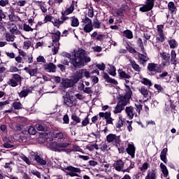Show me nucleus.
Wrapping results in <instances>:
<instances>
[{
    "mask_svg": "<svg viewBox=\"0 0 179 179\" xmlns=\"http://www.w3.org/2000/svg\"><path fill=\"white\" fill-rule=\"evenodd\" d=\"M92 59L86 55V51L83 49H78L75 52L74 57L70 59V62L73 68H83Z\"/></svg>",
    "mask_w": 179,
    "mask_h": 179,
    "instance_id": "nucleus-1",
    "label": "nucleus"
},
{
    "mask_svg": "<svg viewBox=\"0 0 179 179\" xmlns=\"http://www.w3.org/2000/svg\"><path fill=\"white\" fill-rule=\"evenodd\" d=\"M81 23H83L85 33H90L93 31V27H94V29H101V22L97 19L94 20L92 23V20L85 16L82 19Z\"/></svg>",
    "mask_w": 179,
    "mask_h": 179,
    "instance_id": "nucleus-2",
    "label": "nucleus"
},
{
    "mask_svg": "<svg viewBox=\"0 0 179 179\" xmlns=\"http://www.w3.org/2000/svg\"><path fill=\"white\" fill-rule=\"evenodd\" d=\"M126 114L129 117V120H132L134 117H138L141 115V111H142V104L137 103L135 104V107L129 106L125 108Z\"/></svg>",
    "mask_w": 179,
    "mask_h": 179,
    "instance_id": "nucleus-3",
    "label": "nucleus"
},
{
    "mask_svg": "<svg viewBox=\"0 0 179 179\" xmlns=\"http://www.w3.org/2000/svg\"><path fill=\"white\" fill-rule=\"evenodd\" d=\"M70 145L71 143H69L53 142V143H50V146L52 150H54V152H64V149L62 148H68V146H69Z\"/></svg>",
    "mask_w": 179,
    "mask_h": 179,
    "instance_id": "nucleus-4",
    "label": "nucleus"
},
{
    "mask_svg": "<svg viewBox=\"0 0 179 179\" xmlns=\"http://www.w3.org/2000/svg\"><path fill=\"white\" fill-rule=\"evenodd\" d=\"M20 82H22V76L17 73H15L12 75V78L8 80L7 84L9 86H11V87H16V86H18Z\"/></svg>",
    "mask_w": 179,
    "mask_h": 179,
    "instance_id": "nucleus-5",
    "label": "nucleus"
},
{
    "mask_svg": "<svg viewBox=\"0 0 179 179\" xmlns=\"http://www.w3.org/2000/svg\"><path fill=\"white\" fill-rule=\"evenodd\" d=\"M106 141L108 143H113L115 146H118V145H120V142H121L120 136L113 134H110L106 136Z\"/></svg>",
    "mask_w": 179,
    "mask_h": 179,
    "instance_id": "nucleus-6",
    "label": "nucleus"
},
{
    "mask_svg": "<svg viewBox=\"0 0 179 179\" xmlns=\"http://www.w3.org/2000/svg\"><path fill=\"white\" fill-rule=\"evenodd\" d=\"M155 0H146L145 5L140 7V12H149L150 10H152L153 6H155Z\"/></svg>",
    "mask_w": 179,
    "mask_h": 179,
    "instance_id": "nucleus-7",
    "label": "nucleus"
},
{
    "mask_svg": "<svg viewBox=\"0 0 179 179\" xmlns=\"http://www.w3.org/2000/svg\"><path fill=\"white\" fill-rule=\"evenodd\" d=\"M73 10H75V5L72 3L64 11L62 12V19H63V20H69L71 17H69L68 15H71Z\"/></svg>",
    "mask_w": 179,
    "mask_h": 179,
    "instance_id": "nucleus-8",
    "label": "nucleus"
},
{
    "mask_svg": "<svg viewBox=\"0 0 179 179\" xmlns=\"http://www.w3.org/2000/svg\"><path fill=\"white\" fill-rule=\"evenodd\" d=\"M65 170H67L70 172H66V176H69L70 177H78L77 173H80V169L75 168L72 166H67L65 168Z\"/></svg>",
    "mask_w": 179,
    "mask_h": 179,
    "instance_id": "nucleus-9",
    "label": "nucleus"
},
{
    "mask_svg": "<svg viewBox=\"0 0 179 179\" xmlns=\"http://www.w3.org/2000/svg\"><path fill=\"white\" fill-rule=\"evenodd\" d=\"M160 57L162 59L160 66H169L170 65V54L163 52L160 53Z\"/></svg>",
    "mask_w": 179,
    "mask_h": 179,
    "instance_id": "nucleus-10",
    "label": "nucleus"
},
{
    "mask_svg": "<svg viewBox=\"0 0 179 179\" xmlns=\"http://www.w3.org/2000/svg\"><path fill=\"white\" fill-rule=\"evenodd\" d=\"M99 115L101 118H105L106 124H113V121H114V119L111 117V112H100Z\"/></svg>",
    "mask_w": 179,
    "mask_h": 179,
    "instance_id": "nucleus-11",
    "label": "nucleus"
},
{
    "mask_svg": "<svg viewBox=\"0 0 179 179\" xmlns=\"http://www.w3.org/2000/svg\"><path fill=\"white\" fill-rule=\"evenodd\" d=\"M157 33L159 36L157 37V41H160L161 43H163L164 41V33H163V29H164V25L160 24L157 26Z\"/></svg>",
    "mask_w": 179,
    "mask_h": 179,
    "instance_id": "nucleus-12",
    "label": "nucleus"
},
{
    "mask_svg": "<svg viewBox=\"0 0 179 179\" xmlns=\"http://www.w3.org/2000/svg\"><path fill=\"white\" fill-rule=\"evenodd\" d=\"M61 39V32L57 31L55 33L52 34V40L53 45H59V40Z\"/></svg>",
    "mask_w": 179,
    "mask_h": 179,
    "instance_id": "nucleus-13",
    "label": "nucleus"
},
{
    "mask_svg": "<svg viewBox=\"0 0 179 179\" xmlns=\"http://www.w3.org/2000/svg\"><path fill=\"white\" fill-rule=\"evenodd\" d=\"M147 69L149 72H155V73H160V67H159V64H157L149 63Z\"/></svg>",
    "mask_w": 179,
    "mask_h": 179,
    "instance_id": "nucleus-14",
    "label": "nucleus"
},
{
    "mask_svg": "<svg viewBox=\"0 0 179 179\" xmlns=\"http://www.w3.org/2000/svg\"><path fill=\"white\" fill-rule=\"evenodd\" d=\"M138 92L143 96V99H145V101H148L150 96H149V90L146 87L142 86L141 89L138 90Z\"/></svg>",
    "mask_w": 179,
    "mask_h": 179,
    "instance_id": "nucleus-15",
    "label": "nucleus"
},
{
    "mask_svg": "<svg viewBox=\"0 0 179 179\" xmlns=\"http://www.w3.org/2000/svg\"><path fill=\"white\" fill-rule=\"evenodd\" d=\"M138 58L140 64L143 65V66H145V64L149 61V57H148L146 52H145V55L138 52Z\"/></svg>",
    "mask_w": 179,
    "mask_h": 179,
    "instance_id": "nucleus-16",
    "label": "nucleus"
},
{
    "mask_svg": "<svg viewBox=\"0 0 179 179\" xmlns=\"http://www.w3.org/2000/svg\"><path fill=\"white\" fill-rule=\"evenodd\" d=\"M64 104L70 108L72 107L76 106V101L75 100L71 99L69 97H65L64 99Z\"/></svg>",
    "mask_w": 179,
    "mask_h": 179,
    "instance_id": "nucleus-17",
    "label": "nucleus"
},
{
    "mask_svg": "<svg viewBox=\"0 0 179 179\" xmlns=\"http://www.w3.org/2000/svg\"><path fill=\"white\" fill-rule=\"evenodd\" d=\"M83 78V69H80L76 71L74 76L73 77V80L74 83H78L80 79Z\"/></svg>",
    "mask_w": 179,
    "mask_h": 179,
    "instance_id": "nucleus-18",
    "label": "nucleus"
},
{
    "mask_svg": "<svg viewBox=\"0 0 179 179\" xmlns=\"http://www.w3.org/2000/svg\"><path fill=\"white\" fill-rule=\"evenodd\" d=\"M170 62L171 65H174V66H177V64H178V60L177 59V53L176 52V50H171Z\"/></svg>",
    "mask_w": 179,
    "mask_h": 179,
    "instance_id": "nucleus-19",
    "label": "nucleus"
},
{
    "mask_svg": "<svg viewBox=\"0 0 179 179\" xmlns=\"http://www.w3.org/2000/svg\"><path fill=\"white\" fill-rule=\"evenodd\" d=\"M36 128L37 131H41L42 132H48V131H50V128L47 127L44 123L36 124Z\"/></svg>",
    "mask_w": 179,
    "mask_h": 179,
    "instance_id": "nucleus-20",
    "label": "nucleus"
},
{
    "mask_svg": "<svg viewBox=\"0 0 179 179\" xmlns=\"http://www.w3.org/2000/svg\"><path fill=\"white\" fill-rule=\"evenodd\" d=\"M127 152L131 157V159H134L135 157V145L134 144H129Z\"/></svg>",
    "mask_w": 179,
    "mask_h": 179,
    "instance_id": "nucleus-21",
    "label": "nucleus"
},
{
    "mask_svg": "<svg viewBox=\"0 0 179 179\" xmlns=\"http://www.w3.org/2000/svg\"><path fill=\"white\" fill-rule=\"evenodd\" d=\"M129 62L131 65V68L135 71L136 72H141V70L142 68H141V66L139 64H136V62L132 59H129Z\"/></svg>",
    "mask_w": 179,
    "mask_h": 179,
    "instance_id": "nucleus-22",
    "label": "nucleus"
},
{
    "mask_svg": "<svg viewBox=\"0 0 179 179\" xmlns=\"http://www.w3.org/2000/svg\"><path fill=\"white\" fill-rule=\"evenodd\" d=\"M124 164L122 160H117L115 164V169L116 170V171H124V170H122V169H124Z\"/></svg>",
    "mask_w": 179,
    "mask_h": 179,
    "instance_id": "nucleus-23",
    "label": "nucleus"
},
{
    "mask_svg": "<svg viewBox=\"0 0 179 179\" xmlns=\"http://www.w3.org/2000/svg\"><path fill=\"white\" fill-rule=\"evenodd\" d=\"M117 72L121 79H131V74L127 73V72L124 71L122 69H119Z\"/></svg>",
    "mask_w": 179,
    "mask_h": 179,
    "instance_id": "nucleus-24",
    "label": "nucleus"
},
{
    "mask_svg": "<svg viewBox=\"0 0 179 179\" xmlns=\"http://www.w3.org/2000/svg\"><path fill=\"white\" fill-rule=\"evenodd\" d=\"M60 19H59V18L54 19V20L52 22V23L54 24V26L59 28V26H61V24H64V23H65V22H66V20L62 19V16H61Z\"/></svg>",
    "mask_w": 179,
    "mask_h": 179,
    "instance_id": "nucleus-25",
    "label": "nucleus"
},
{
    "mask_svg": "<svg viewBox=\"0 0 179 179\" xmlns=\"http://www.w3.org/2000/svg\"><path fill=\"white\" fill-rule=\"evenodd\" d=\"M129 98H127L126 96H120V98L118 100V103L122 105V107L125 108V106L129 103Z\"/></svg>",
    "mask_w": 179,
    "mask_h": 179,
    "instance_id": "nucleus-26",
    "label": "nucleus"
},
{
    "mask_svg": "<svg viewBox=\"0 0 179 179\" xmlns=\"http://www.w3.org/2000/svg\"><path fill=\"white\" fill-rule=\"evenodd\" d=\"M103 78L108 83H112L113 85H118V82L114 78H110V76L107 73L103 74Z\"/></svg>",
    "mask_w": 179,
    "mask_h": 179,
    "instance_id": "nucleus-27",
    "label": "nucleus"
},
{
    "mask_svg": "<svg viewBox=\"0 0 179 179\" xmlns=\"http://www.w3.org/2000/svg\"><path fill=\"white\" fill-rule=\"evenodd\" d=\"M168 9L171 14L177 13V7L176 6V4L173 1H170L168 3Z\"/></svg>",
    "mask_w": 179,
    "mask_h": 179,
    "instance_id": "nucleus-28",
    "label": "nucleus"
},
{
    "mask_svg": "<svg viewBox=\"0 0 179 179\" xmlns=\"http://www.w3.org/2000/svg\"><path fill=\"white\" fill-rule=\"evenodd\" d=\"M167 151H168L167 148H165L161 152L160 158H161V160L164 162V163H167V157H166Z\"/></svg>",
    "mask_w": 179,
    "mask_h": 179,
    "instance_id": "nucleus-29",
    "label": "nucleus"
},
{
    "mask_svg": "<svg viewBox=\"0 0 179 179\" xmlns=\"http://www.w3.org/2000/svg\"><path fill=\"white\" fill-rule=\"evenodd\" d=\"M75 83H75L73 81V78L72 80H66L63 81V86L66 88L72 87V86H73V85H75Z\"/></svg>",
    "mask_w": 179,
    "mask_h": 179,
    "instance_id": "nucleus-30",
    "label": "nucleus"
},
{
    "mask_svg": "<svg viewBox=\"0 0 179 179\" xmlns=\"http://www.w3.org/2000/svg\"><path fill=\"white\" fill-rule=\"evenodd\" d=\"M34 160H36V162H37V163H38L41 166H45V164H47V161L43 159V158H41V157L39 155H35Z\"/></svg>",
    "mask_w": 179,
    "mask_h": 179,
    "instance_id": "nucleus-31",
    "label": "nucleus"
},
{
    "mask_svg": "<svg viewBox=\"0 0 179 179\" xmlns=\"http://www.w3.org/2000/svg\"><path fill=\"white\" fill-rule=\"evenodd\" d=\"M45 69L48 71V72H55V70L57 69V66H55L52 63H49L48 65H45Z\"/></svg>",
    "mask_w": 179,
    "mask_h": 179,
    "instance_id": "nucleus-32",
    "label": "nucleus"
},
{
    "mask_svg": "<svg viewBox=\"0 0 179 179\" xmlns=\"http://www.w3.org/2000/svg\"><path fill=\"white\" fill-rule=\"evenodd\" d=\"M12 107L14 110H22L23 108V104L20 101H14L12 103Z\"/></svg>",
    "mask_w": 179,
    "mask_h": 179,
    "instance_id": "nucleus-33",
    "label": "nucleus"
},
{
    "mask_svg": "<svg viewBox=\"0 0 179 179\" xmlns=\"http://www.w3.org/2000/svg\"><path fill=\"white\" fill-rule=\"evenodd\" d=\"M72 27H78L79 26V20L78 17L73 16L70 17Z\"/></svg>",
    "mask_w": 179,
    "mask_h": 179,
    "instance_id": "nucleus-34",
    "label": "nucleus"
},
{
    "mask_svg": "<svg viewBox=\"0 0 179 179\" xmlns=\"http://www.w3.org/2000/svg\"><path fill=\"white\" fill-rule=\"evenodd\" d=\"M125 87L126 93L124 97L131 99V97H132V90H131V87H129L127 85H125Z\"/></svg>",
    "mask_w": 179,
    "mask_h": 179,
    "instance_id": "nucleus-35",
    "label": "nucleus"
},
{
    "mask_svg": "<svg viewBox=\"0 0 179 179\" xmlns=\"http://www.w3.org/2000/svg\"><path fill=\"white\" fill-rule=\"evenodd\" d=\"M145 179H156V172L154 170L149 171Z\"/></svg>",
    "mask_w": 179,
    "mask_h": 179,
    "instance_id": "nucleus-36",
    "label": "nucleus"
},
{
    "mask_svg": "<svg viewBox=\"0 0 179 179\" xmlns=\"http://www.w3.org/2000/svg\"><path fill=\"white\" fill-rule=\"evenodd\" d=\"M29 93H30V89L27 88V89L22 90L19 93V96L21 98L27 97V96H28Z\"/></svg>",
    "mask_w": 179,
    "mask_h": 179,
    "instance_id": "nucleus-37",
    "label": "nucleus"
},
{
    "mask_svg": "<svg viewBox=\"0 0 179 179\" xmlns=\"http://www.w3.org/2000/svg\"><path fill=\"white\" fill-rule=\"evenodd\" d=\"M123 34L124 37H126L127 38H129V39L134 38V34H132V31H131V30L129 29H127L124 31Z\"/></svg>",
    "mask_w": 179,
    "mask_h": 179,
    "instance_id": "nucleus-38",
    "label": "nucleus"
},
{
    "mask_svg": "<svg viewBox=\"0 0 179 179\" xmlns=\"http://www.w3.org/2000/svg\"><path fill=\"white\" fill-rule=\"evenodd\" d=\"M160 168L164 177H167V176H169V170H167V167L166 166V165H164L163 163H161Z\"/></svg>",
    "mask_w": 179,
    "mask_h": 179,
    "instance_id": "nucleus-39",
    "label": "nucleus"
},
{
    "mask_svg": "<svg viewBox=\"0 0 179 179\" xmlns=\"http://www.w3.org/2000/svg\"><path fill=\"white\" fill-rule=\"evenodd\" d=\"M125 108L120 105L119 103H117L116 107L115 108V110H113L114 114H118L122 111Z\"/></svg>",
    "mask_w": 179,
    "mask_h": 179,
    "instance_id": "nucleus-40",
    "label": "nucleus"
},
{
    "mask_svg": "<svg viewBox=\"0 0 179 179\" xmlns=\"http://www.w3.org/2000/svg\"><path fill=\"white\" fill-rule=\"evenodd\" d=\"M141 83L143 85H145V86H149V87H152L153 85V83H152V81L148 78H142Z\"/></svg>",
    "mask_w": 179,
    "mask_h": 179,
    "instance_id": "nucleus-41",
    "label": "nucleus"
},
{
    "mask_svg": "<svg viewBox=\"0 0 179 179\" xmlns=\"http://www.w3.org/2000/svg\"><path fill=\"white\" fill-rule=\"evenodd\" d=\"M127 8V6H122L121 8H118L116 10V13L117 15V16H120L122 17L124 16V12H125V8Z\"/></svg>",
    "mask_w": 179,
    "mask_h": 179,
    "instance_id": "nucleus-42",
    "label": "nucleus"
},
{
    "mask_svg": "<svg viewBox=\"0 0 179 179\" xmlns=\"http://www.w3.org/2000/svg\"><path fill=\"white\" fill-rule=\"evenodd\" d=\"M169 44L170 45V48L174 49L178 45L177 41L175 39H171L169 41Z\"/></svg>",
    "mask_w": 179,
    "mask_h": 179,
    "instance_id": "nucleus-43",
    "label": "nucleus"
},
{
    "mask_svg": "<svg viewBox=\"0 0 179 179\" xmlns=\"http://www.w3.org/2000/svg\"><path fill=\"white\" fill-rule=\"evenodd\" d=\"M6 41H15V36L12 34L6 33Z\"/></svg>",
    "mask_w": 179,
    "mask_h": 179,
    "instance_id": "nucleus-44",
    "label": "nucleus"
},
{
    "mask_svg": "<svg viewBox=\"0 0 179 179\" xmlns=\"http://www.w3.org/2000/svg\"><path fill=\"white\" fill-rule=\"evenodd\" d=\"M108 73L111 75V76H115V75H117L115 66H110Z\"/></svg>",
    "mask_w": 179,
    "mask_h": 179,
    "instance_id": "nucleus-45",
    "label": "nucleus"
},
{
    "mask_svg": "<svg viewBox=\"0 0 179 179\" xmlns=\"http://www.w3.org/2000/svg\"><path fill=\"white\" fill-rule=\"evenodd\" d=\"M127 164H129V166L127 167L126 169H124L123 171L124 173L127 172V173H129V170L134 169V167H135V163L132 162L131 161H129Z\"/></svg>",
    "mask_w": 179,
    "mask_h": 179,
    "instance_id": "nucleus-46",
    "label": "nucleus"
},
{
    "mask_svg": "<svg viewBox=\"0 0 179 179\" xmlns=\"http://www.w3.org/2000/svg\"><path fill=\"white\" fill-rule=\"evenodd\" d=\"M10 33H11V34H15V35L21 34L20 31L17 29V27H14L10 29Z\"/></svg>",
    "mask_w": 179,
    "mask_h": 179,
    "instance_id": "nucleus-47",
    "label": "nucleus"
},
{
    "mask_svg": "<svg viewBox=\"0 0 179 179\" xmlns=\"http://www.w3.org/2000/svg\"><path fill=\"white\" fill-rule=\"evenodd\" d=\"M30 47H31V41H24L23 48H24V50H29V48H30Z\"/></svg>",
    "mask_w": 179,
    "mask_h": 179,
    "instance_id": "nucleus-48",
    "label": "nucleus"
},
{
    "mask_svg": "<svg viewBox=\"0 0 179 179\" xmlns=\"http://www.w3.org/2000/svg\"><path fill=\"white\" fill-rule=\"evenodd\" d=\"M30 76H37V69H31L28 71Z\"/></svg>",
    "mask_w": 179,
    "mask_h": 179,
    "instance_id": "nucleus-49",
    "label": "nucleus"
},
{
    "mask_svg": "<svg viewBox=\"0 0 179 179\" xmlns=\"http://www.w3.org/2000/svg\"><path fill=\"white\" fill-rule=\"evenodd\" d=\"M37 132V131L36 130V129L34 127H33L32 126H30L28 129V133L29 135H36V133Z\"/></svg>",
    "mask_w": 179,
    "mask_h": 179,
    "instance_id": "nucleus-50",
    "label": "nucleus"
},
{
    "mask_svg": "<svg viewBox=\"0 0 179 179\" xmlns=\"http://www.w3.org/2000/svg\"><path fill=\"white\" fill-rule=\"evenodd\" d=\"M90 75H92L90 71H87V69H83V76H85V78L89 79V78H90Z\"/></svg>",
    "mask_w": 179,
    "mask_h": 179,
    "instance_id": "nucleus-51",
    "label": "nucleus"
},
{
    "mask_svg": "<svg viewBox=\"0 0 179 179\" xmlns=\"http://www.w3.org/2000/svg\"><path fill=\"white\" fill-rule=\"evenodd\" d=\"M71 119L77 124H79L80 122V117H78V115H76V114L75 113L71 115Z\"/></svg>",
    "mask_w": 179,
    "mask_h": 179,
    "instance_id": "nucleus-52",
    "label": "nucleus"
},
{
    "mask_svg": "<svg viewBox=\"0 0 179 179\" xmlns=\"http://www.w3.org/2000/svg\"><path fill=\"white\" fill-rule=\"evenodd\" d=\"M137 44L138 45V47H140L141 51H143V52H145V48L143 47V42H142V40L141 38L138 39Z\"/></svg>",
    "mask_w": 179,
    "mask_h": 179,
    "instance_id": "nucleus-53",
    "label": "nucleus"
},
{
    "mask_svg": "<svg viewBox=\"0 0 179 179\" xmlns=\"http://www.w3.org/2000/svg\"><path fill=\"white\" fill-rule=\"evenodd\" d=\"M124 122H125L122 117H119V121L116 124V128H122L124 126Z\"/></svg>",
    "mask_w": 179,
    "mask_h": 179,
    "instance_id": "nucleus-54",
    "label": "nucleus"
},
{
    "mask_svg": "<svg viewBox=\"0 0 179 179\" xmlns=\"http://www.w3.org/2000/svg\"><path fill=\"white\" fill-rule=\"evenodd\" d=\"M15 145L8 143L7 141H5L3 143V148H5V149H12V148H14Z\"/></svg>",
    "mask_w": 179,
    "mask_h": 179,
    "instance_id": "nucleus-55",
    "label": "nucleus"
},
{
    "mask_svg": "<svg viewBox=\"0 0 179 179\" xmlns=\"http://www.w3.org/2000/svg\"><path fill=\"white\" fill-rule=\"evenodd\" d=\"M27 3L26 1H18L14 3V5H17V6H24Z\"/></svg>",
    "mask_w": 179,
    "mask_h": 179,
    "instance_id": "nucleus-56",
    "label": "nucleus"
},
{
    "mask_svg": "<svg viewBox=\"0 0 179 179\" xmlns=\"http://www.w3.org/2000/svg\"><path fill=\"white\" fill-rule=\"evenodd\" d=\"M23 29L25 31H33V28L29 26L27 24H24Z\"/></svg>",
    "mask_w": 179,
    "mask_h": 179,
    "instance_id": "nucleus-57",
    "label": "nucleus"
},
{
    "mask_svg": "<svg viewBox=\"0 0 179 179\" xmlns=\"http://www.w3.org/2000/svg\"><path fill=\"white\" fill-rule=\"evenodd\" d=\"M83 92L87 94H92L93 90H92V87H85L84 88Z\"/></svg>",
    "mask_w": 179,
    "mask_h": 179,
    "instance_id": "nucleus-58",
    "label": "nucleus"
},
{
    "mask_svg": "<svg viewBox=\"0 0 179 179\" xmlns=\"http://www.w3.org/2000/svg\"><path fill=\"white\" fill-rule=\"evenodd\" d=\"M6 5H9V0H0V6L3 8L6 6Z\"/></svg>",
    "mask_w": 179,
    "mask_h": 179,
    "instance_id": "nucleus-59",
    "label": "nucleus"
},
{
    "mask_svg": "<svg viewBox=\"0 0 179 179\" xmlns=\"http://www.w3.org/2000/svg\"><path fill=\"white\" fill-rule=\"evenodd\" d=\"M9 103L10 102L8 100L0 102V110H3V107H5V106H7V104H9Z\"/></svg>",
    "mask_w": 179,
    "mask_h": 179,
    "instance_id": "nucleus-60",
    "label": "nucleus"
},
{
    "mask_svg": "<svg viewBox=\"0 0 179 179\" xmlns=\"http://www.w3.org/2000/svg\"><path fill=\"white\" fill-rule=\"evenodd\" d=\"M155 89H156L157 90H159V92H164V88H163V87H162V85H159V84H155L154 85Z\"/></svg>",
    "mask_w": 179,
    "mask_h": 179,
    "instance_id": "nucleus-61",
    "label": "nucleus"
},
{
    "mask_svg": "<svg viewBox=\"0 0 179 179\" xmlns=\"http://www.w3.org/2000/svg\"><path fill=\"white\" fill-rule=\"evenodd\" d=\"M96 66L98 68V69H99V71H104L106 69V64L103 63L101 64H96Z\"/></svg>",
    "mask_w": 179,
    "mask_h": 179,
    "instance_id": "nucleus-62",
    "label": "nucleus"
},
{
    "mask_svg": "<svg viewBox=\"0 0 179 179\" xmlns=\"http://www.w3.org/2000/svg\"><path fill=\"white\" fill-rule=\"evenodd\" d=\"M78 90H80V92L85 90V84H83V82H80V83H78Z\"/></svg>",
    "mask_w": 179,
    "mask_h": 179,
    "instance_id": "nucleus-63",
    "label": "nucleus"
},
{
    "mask_svg": "<svg viewBox=\"0 0 179 179\" xmlns=\"http://www.w3.org/2000/svg\"><path fill=\"white\" fill-rule=\"evenodd\" d=\"M63 124H69V116L67 114L63 117Z\"/></svg>",
    "mask_w": 179,
    "mask_h": 179,
    "instance_id": "nucleus-64",
    "label": "nucleus"
}]
</instances>
